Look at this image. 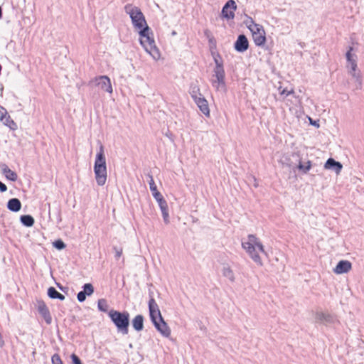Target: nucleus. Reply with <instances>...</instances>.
Here are the masks:
<instances>
[{
	"instance_id": "f257e3e1",
	"label": "nucleus",
	"mask_w": 364,
	"mask_h": 364,
	"mask_svg": "<svg viewBox=\"0 0 364 364\" xmlns=\"http://www.w3.org/2000/svg\"><path fill=\"white\" fill-rule=\"evenodd\" d=\"M139 41L145 50L155 60L161 57L159 48L155 44L153 33L149 26H146L139 31Z\"/></svg>"
},
{
	"instance_id": "f03ea898",
	"label": "nucleus",
	"mask_w": 364,
	"mask_h": 364,
	"mask_svg": "<svg viewBox=\"0 0 364 364\" xmlns=\"http://www.w3.org/2000/svg\"><path fill=\"white\" fill-rule=\"evenodd\" d=\"M242 246L256 263L259 265L262 264L260 254H264V250L262 244L255 235H249L247 240L243 242Z\"/></svg>"
},
{
	"instance_id": "7ed1b4c3",
	"label": "nucleus",
	"mask_w": 364,
	"mask_h": 364,
	"mask_svg": "<svg viewBox=\"0 0 364 364\" xmlns=\"http://www.w3.org/2000/svg\"><path fill=\"white\" fill-rule=\"evenodd\" d=\"M94 172L97 185L104 186L107 181V172L106 166V159L105 156L104 147L100 146L99 152L96 155Z\"/></svg>"
},
{
	"instance_id": "20e7f679",
	"label": "nucleus",
	"mask_w": 364,
	"mask_h": 364,
	"mask_svg": "<svg viewBox=\"0 0 364 364\" xmlns=\"http://www.w3.org/2000/svg\"><path fill=\"white\" fill-rule=\"evenodd\" d=\"M108 315L119 332L122 334L128 333L129 314L127 311L119 312L112 309L109 311Z\"/></svg>"
},
{
	"instance_id": "39448f33",
	"label": "nucleus",
	"mask_w": 364,
	"mask_h": 364,
	"mask_svg": "<svg viewBox=\"0 0 364 364\" xmlns=\"http://www.w3.org/2000/svg\"><path fill=\"white\" fill-rule=\"evenodd\" d=\"M125 11L130 16L136 28L141 31L146 26H148L144 14L138 7L128 4L125 6Z\"/></svg>"
},
{
	"instance_id": "423d86ee",
	"label": "nucleus",
	"mask_w": 364,
	"mask_h": 364,
	"mask_svg": "<svg viewBox=\"0 0 364 364\" xmlns=\"http://www.w3.org/2000/svg\"><path fill=\"white\" fill-rule=\"evenodd\" d=\"M249 28L252 32L255 43L258 46H264L266 43V36L263 27L259 24L253 23Z\"/></svg>"
},
{
	"instance_id": "0eeeda50",
	"label": "nucleus",
	"mask_w": 364,
	"mask_h": 364,
	"mask_svg": "<svg viewBox=\"0 0 364 364\" xmlns=\"http://www.w3.org/2000/svg\"><path fill=\"white\" fill-rule=\"evenodd\" d=\"M215 68L214 69L215 77L217 80L213 82V84H215V87L217 89H219L220 87L225 86V70L223 68V61L221 60H218V58H215Z\"/></svg>"
},
{
	"instance_id": "6e6552de",
	"label": "nucleus",
	"mask_w": 364,
	"mask_h": 364,
	"mask_svg": "<svg viewBox=\"0 0 364 364\" xmlns=\"http://www.w3.org/2000/svg\"><path fill=\"white\" fill-rule=\"evenodd\" d=\"M95 85L99 87L101 90H105L109 94L112 93V86L109 77L106 75H101L95 77L93 80Z\"/></svg>"
},
{
	"instance_id": "1a4fd4ad",
	"label": "nucleus",
	"mask_w": 364,
	"mask_h": 364,
	"mask_svg": "<svg viewBox=\"0 0 364 364\" xmlns=\"http://www.w3.org/2000/svg\"><path fill=\"white\" fill-rule=\"evenodd\" d=\"M237 9V5L234 0H229L225 4L222 9V16L228 20L233 19L235 17V11Z\"/></svg>"
},
{
	"instance_id": "9d476101",
	"label": "nucleus",
	"mask_w": 364,
	"mask_h": 364,
	"mask_svg": "<svg viewBox=\"0 0 364 364\" xmlns=\"http://www.w3.org/2000/svg\"><path fill=\"white\" fill-rule=\"evenodd\" d=\"M149 309L150 318L152 322L163 318L159 306L153 297H151L149 301Z\"/></svg>"
},
{
	"instance_id": "9b49d317",
	"label": "nucleus",
	"mask_w": 364,
	"mask_h": 364,
	"mask_svg": "<svg viewBox=\"0 0 364 364\" xmlns=\"http://www.w3.org/2000/svg\"><path fill=\"white\" fill-rule=\"evenodd\" d=\"M153 323L163 336L168 338L171 336V329L163 318L153 322Z\"/></svg>"
},
{
	"instance_id": "f8f14e48",
	"label": "nucleus",
	"mask_w": 364,
	"mask_h": 364,
	"mask_svg": "<svg viewBox=\"0 0 364 364\" xmlns=\"http://www.w3.org/2000/svg\"><path fill=\"white\" fill-rule=\"evenodd\" d=\"M194 102L198 107L199 109L203 112V114L205 117H210V112L208 102L206 99L202 95H200V97L196 100Z\"/></svg>"
},
{
	"instance_id": "ddd939ff",
	"label": "nucleus",
	"mask_w": 364,
	"mask_h": 364,
	"mask_svg": "<svg viewBox=\"0 0 364 364\" xmlns=\"http://www.w3.org/2000/svg\"><path fill=\"white\" fill-rule=\"evenodd\" d=\"M37 309L41 316L44 318L48 324H50L52 321V317L50 314V311L47 307L46 304L43 301H38L37 305Z\"/></svg>"
},
{
	"instance_id": "4468645a",
	"label": "nucleus",
	"mask_w": 364,
	"mask_h": 364,
	"mask_svg": "<svg viewBox=\"0 0 364 364\" xmlns=\"http://www.w3.org/2000/svg\"><path fill=\"white\" fill-rule=\"evenodd\" d=\"M352 269V264L348 260L340 261L333 269V272L336 274L347 273Z\"/></svg>"
},
{
	"instance_id": "2eb2a0df",
	"label": "nucleus",
	"mask_w": 364,
	"mask_h": 364,
	"mask_svg": "<svg viewBox=\"0 0 364 364\" xmlns=\"http://www.w3.org/2000/svg\"><path fill=\"white\" fill-rule=\"evenodd\" d=\"M353 48L350 47L348 52L346 53V59L349 63L350 68V74L353 77H358V75H356V70H357V63L355 59L353 58L352 55Z\"/></svg>"
},
{
	"instance_id": "dca6fc26",
	"label": "nucleus",
	"mask_w": 364,
	"mask_h": 364,
	"mask_svg": "<svg viewBox=\"0 0 364 364\" xmlns=\"http://www.w3.org/2000/svg\"><path fill=\"white\" fill-rule=\"evenodd\" d=\"M249 46L247 38L244 35H240L235 43V48L239 52H244Z\"/></svg>"
},
{
	"instance_id": "f3484780",
	"label": "nucleus",
	"mask_w": 364,
	"mask_h": 364,
	"mask_svg": "<svg viewBox=\"0 0 364 364\" xmlns=\"http://www.w3.org/2000/svg\"><path fill=\"white\" fill-rule=\"evenodd\" d=\"M0 120L10 129L15 130L17 128L16 124L11 119L10 116L5 112L4 114H1Z\"/></svg>"
},
{
	"instance_id": "a211bd4d",
	"label": "nucleus",
	"mask_w": 364,
	"mask_h": 364,
	"mask_svg": "<svg viewBox=\"0 0 364 364\" xmlns=\"http://www.w3.org/2000/svg\"><path fill=\"white\" fill-rule=\"evenodd\" d=\"M7 208L13 212H18L21 210V203L18 198H11L8 201Z\"/></svg>"
},
{
	"instance_id": "6ab92c4d",
	"label": "nucleus",
	"mask_w": 364,
	"mask_h": 364,
	"mask_svg": "<svg viewBox=\"0 0 364 364\" xmlns=\"http://www.w3.org/2000/svg\"><path fill=\"white\" fill-rule=\"evenodd\" d=\"M132 325L136 331H141L144 328V318L141 315L136 316L132 320Z\"/></svg>"
},
{
	"instance_id": "aec40b11",
	"label": "nucleus",
	"mask_w": 364,
	"mask_h": 364,
	"mask_svg": "<svg viewBox=\"0 0 364 364\" xmlns=\"http://www.w3.org/2000/svg\"><path fill=\"white\" fill-rule=\"evenodd\" d=\"M325 168H331L332 167H336V172L340 173L342 169V165L341 163L336 161L333 159H328L325 164Z\"/></svg>"
},
{
	"instance_id": "412c9836",
	"label": "nucleus",
	"mask_w": 364,
	"mask_h": 364,
	"mask_svg": "<svg viewBox=\"0 0 364 364\" xmlns=\"http://www.w3.org/2000/svg\"><path fill=\"white\" fill-rule=\"evenodd\" d=\"M2 171H3V173H4L5 176L12 181H16L17 179V174L11 171L7 166H4V168H2Z\"/></svg>"
},
{
	"instance_id": "4be33fe9",
	"label": "nucleus",
	"mask_w": 364,
	"mask_h": 364,
	"mask_svg": "<svg viewBox=\"0 0 364 364\" xmlns=\"http://www.w3.org/2000/svg\"><path fill=\"white\" fill-rule=\"evenodd\" d=\"M149 178H150L149 187H150V190L152 192L153 196L154 197L155 199L157 198H160L162 195L157 190V188H156L154 181L153 176L150 175Z\"/></svg>"
},
{
	"instance_id": "5701e85b",
	"label": "nucleus",
	"mask_w": 364,
	"mask_h": 364,
	"mask_svg": "<svg viewBox=\"0 0 364 364\" xmlns=\"http://www.w3.org/2000/svg\"><path fill=\"white\" fill-rule=\"evenodd\" d=\"M48 294L52 299H58L61 301L65 299V296L58 292L54 287H50L48 289Z\"/></svg>"
},
{
	"instance_id": "b1692460",
	"label": "nucleus",
	"mask_w": 364,
	"mask_h": 364,
	"mask_svg": "<svg viewBox=\"0 0 364 364\" xmlns=\"http://www.w3.org/2000/svg\"><path fill=\"white\" fill-rule=\"evenodd\" d=\"M21 223L26 227H31L34 224V219L29 215H24L21 216Z\"/></svg>"
},
{
	"instance_id": "393cba45",
	"label": "nucleus",
	"mask_w": 364,
	"mask_h": 364,
	"mask_svg": "<svg viewBox=\"0 0 364 364\" xmlns=\"http://www.w3.org/2000/svg\"><path fill=\"white\" fill-rule=\"evenodd\" d=\"M97 307L100 311L107 312L109 308L107 301L105 299H100L97 301Z\"/></svg>"
},
{
	"instance_id": "a878e982",
	"label": "nucleus",
	"mask_w": 364,
	"mask_h": 364,
	"mask_svg": "<svg viewBox=\"0 0 364 364\" xmlns=\"http://www.w3.org/2000/svg\"><path fill=\"white\" fill-rule=\"evenodd\" d=\"M190 94L194 101L200 97V95H202L198 85H193L191 87Z\"/></svg>"
},
{
	"instance_id": "bb28decb",
	"label": "nucleus",
	"mask_w": 364,
	"mask_h": 364,
	"mask_svg": "<svg viewBox=\"0 0 364 364\" xmlns=\"http://www.w3.org/2000/svg\"><path fill=\"white\" fill-rule=\"evenodd\" d=\"M156 200H157L161 211L168 209L167 203L162 196L160 198H156Z\"/></svg>"
},
{
	"instance_id": "cd10ccee",
	"label": "nucleus",
	"mask_w": 364,
	"mask_h": 364,
	"mask_svg": "<svg viewBox=\"0 0 364 364\" xmlns=\"http://www.w3.org/2000/svg\"><path fill=\"white\" fill-rule=\"evenodd\" d=\"M83 289L84 290L82 291L85 292V294L87 296L92 295L94 292L93 286L90 283L85 284L83 287Z\"/></svg>"
},
{
	"instance_id": "c85d7f7f",
	"label": "nucleus",
	"mask_w": 364,
	"mask_h": 364,
	"mask_svg": "<svg viewBox=\"0 0 364 364\" xmlns=\"http://www.w3.org/2000/svg\"><path fill=\"white\" fill-rule=\"evenodd\" d=\"M311 167V163L310 161H308L306 162V165H305V166L303 165L301 163H300L298 166V168L299 170L303 171L304 173L308 172L310 170Z\"/></svg>"
},
{
	"instance_id": "c756f323",
	"label": "nucleus",
	"mask_w": 364,
	"mask_h": 364,
	"mask_svg": "<svg viewBox=\"0 0 364 364\" xmlns=\"http://www.w3.org/2000/svg\"><path fill=\"white\" fill-rule=\"evenodd\" d=\"M53 244L58 250H62L65 247V243L61 240H55Z\"/></svg>"
},
{
	"instance_id": "7c9ffc66",
	"label": "nucleus",
	"mask_w": 364,
	"mask_h": 364,
	"mask_svg": "<svg viewBox=\"0 0 364 364\" xmlns=\"http://www.w3.org/2000/svg\"><path fill=\"white\" fill-rule=\"evenodd\" d=\"M51 361L53 364H63L58 354H54L51 358Z\"/></svg>"
},
{
	"instance_id": "2f4dec72",
	"label": "nucleus",
	"mask_w": 364,
	"mask_h": 364,
	"mask_svg": "<svg viewBox=\"0 0 364 364\" xmlns=\"http://www.w3.org/2000/svg\"><path fill=\"white\" fill-rule=\"evenodd\" d=\"M71 359L73 364H82L78 356L74 353L71 355Z\"/></svg>"
},
{
	"instance_id": "473e14b6",
	"label": "nucleus",
	"mask_w": 364,
	"mask_h": 364,
	"mask_svg": "<svg viewBox=\"0 0 364 364\" xmlns=\"http://www.w3.org/2000/svg\"><path fill=\"white\" fill-rule=\"evenodd\" d=\"M294 93V91L293 89H291V90H287L286 89H283L281 92H280V95L282 96H285V97H287L288 95H292Z\"/></svg>"
},
{
	"instance_id": "72a5a7b5",
	"label": "nucleus",
	"mask_w": 364,
	"mask_h": 364,
	"mask_svg": "<svg viewBox=\"0 0 364 364\" xmlns=\"http://www.w3.org/2000/svg\"><path fill=\"white\" fill-rule=\"evenodd\" d=\"M86 294H85V292H83L82 291H80L78 294H77V299L80 302H82L85 300L86 299Z\"/></svg>"
},
{
	"instance_id": "f704fd0d",
	"label": "nucleus",
	"mask_w": 364,
	"mask_h": 364,
	"mask_svg": "<svg viewBox=\"0 0 364 364\" xmlns=\"http://www.w3.org/2000/svg\"><path fill=\"white\" fill-rule=\"evenodd\" d=\"M115 251V257L119 259L122 255V248L121 247H114Z\"/></svg>"
},
{
	"instance_id": "c9c22d12",
	"label": "nucleus",
	"mask_w": 364,
	"mask_h": 364,
	"mask_svg": "<svg viewBox=\"0 0 364 364\" xmlns=\"http://www.w3.org/2000/svg\"><path fill=\"white\" fill-rule=\"evenodd\" d=\"M162 215H163V218H164V220L165 221L166 223H169V219H168V209H166V210H162Z\"/></svg>"
},
{
	"instance_id": "e433bc0d",
	"label": "nucleus",
	"mask_w": 364,
	"mask_h": 364,
	"mask_svg": "<svg viewBox=\"0 0 364 364\" xmlns=\"http://www.w3.org/2000/svg\"><path fill=\"white\" fill-rule=\"evenodd\" d=\"M6 190H7L6 186L4 183L0 182V191L5 192Z\"/></svg>"
},
{
	"instance_id": "4c0bfd02",
	"label": "nucleus",
	"mask_w": 364,
	"mask_h": 364,
	"mask_svg": "<svg viewBox=\"0 0 364 364\" xmlns=\"http://www.w3.org/2000/svg\"><path fill=\"white\" fill-rule=\"evenodd\" d=\"M225 275L226 276H230L231 277L232 279H233V274H232V270L230 269H227L226 270V273H225Z\"/></svg>"
},
{
	"instance_id": "58836bf2",
	"label": "nucleus",
	"mask_w": 364,
	"mask_h": 364,
	"mask_svg": "<svg viewBox=\"0 0 364 364\" xmlns=\"http://www.w3.org/2000/svg\"><path fill=\"white\" fill-rule=\"evenodd\" d=\"M310 121H311V119H310ZM311 123L313 124H315V122H311Z\"/></svg>"
},
{
	"instance_id": "ea45409f",
	"label": "nucleus",
	"mask_w": 364,
	"mask_h": 364,
	"mask_svg": "<svg viewBox=\"0 0 364 364\" xmlns=\"http://www.w3.org/2000/svg\"><path fill=\"white\" fill-rule=\"evenodd\" d=\"M310 121H311V119H310ZM311 123L313 124H315V122H311Z\"/></svg>"
}]
</instances>
